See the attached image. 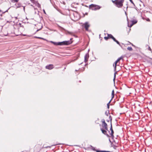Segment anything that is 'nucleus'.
I'll return each mask as SVG.
<instances>
[{"instance_id": "4", "label": "nucleus", "mask_w": 152, "mask_h": 152, "mask_svg": "<svg viewBox=\"0 0 152 152\" xmlns=\"http://www.w3.org/2000/svg\"><path fill=\"white\" fill-rule=\"evenodd\" d=\"M102 126L106 130H108L107 125L105 123L104 119H103L102 120Z\"/></svg>"}, {"instance_id": "35", "label": "nucleus", "mask_w": 152, "mask_h": 152, "mask_svg": "<svg viewBox=\"0 0 152 152\" xmlns=\"http://www.w3.org/2000/svg\"><path fill=\"white\" fill-rule=\"evenodd\" d=\"M75 15H77V13H75V14H74H74H73V16H75Z\"/></svg>"}, {"instance_id": "36", "label": "nucleus", "mask_w": 152, "mask_h": 152, "mask_svg": "<svg viewBox=\"0 0 152 152\" xmlns=\"http://www.w3.org/2000/svg\"><path fill=\"white\" fill-rule=\"evenodd\" d=\"M105 113V114L107 116H108V115L107 114V112H106Z\"/></svg>"}, {"instance_id": "10", "label": "nucleus", "mask_w": 152, "mask_h": 152, "mask_svg": "<svg viewBox=\"0 0 152 152\" xmlns=\"http://www.w3.org/2000/svg\"><path fill=\"white\" fill-rule=\"evenodd\" d=\"M114 90H113L112 91V99H113L114 97Z\"/></svg>"}, {"instance_id": "18", "label": "nucleus", "mask_w": 152, "mask_h": 152, "mask_svg": "<svg viewBox=\"0 0 152 152\" xmlns=\"http://www.w3.org/2000/svg\"><path fill=\"white\" fill-rule=\"evenodd\" d=\"M137 21L136 20H133L132 21V23L134 25L137 23Z\"/></svg>"}, {"instance_id": "12", "label": "nucleus", "mask_w": 152, "mask_h": 152, "mask_svg": "<svg viewBox=\"0 0 152 152\" xmlns=\"http://www.w3.org/2000/svg\"><path fill=\"white\" fill-rule=\"evenodd\" d=\"M107 35L109 38H111L112 39L113 37V35L111 34H108Z\"/></svg>"}, {"instance_id": "22", "label": "nucleus", "mask_w": 152, "mask_h": 152, "mask_svg": "<svg viewBox=\"0 0 152 152\" xmlns=\"http://www.w3.org/2000/svg\"><path fill=\"white\" fill-rule=\"evenodd\" d=\"M109 38L108 36H107V37H104V39H105L106 40H107Z\"/></svg>"}, {"instance_id": "5", "label": "nucleus", "mask_w": 152, "mask_h": 152, "mask_svg": "<svg viewBox=\"0 0 152 152\" xmlns=\"http://www.w3.org/2000/svg\"><path fill=\"white\" fill-rule=\"evenodd\" d=\"M123 58L122 56H121L119 58H118L117 60L115 61V66H114V70L115 71L116 70V64L121 59H122Z\"/></svg>"}, {"instance_id": "15", "label": "nucleus", "mask_w": 152, "mask_h": 152, "mask_svg": "<svg viewBox=\"0 0 152 152\" xmlns=\"http://www.w3.org/2000/svg\"><path fill=\"white\" fill-rule=\"evenodd\" d=\"M115 42L118 44L119 45V46L121 47V45L120 44L119 42L117 40H116Z\"/></svg>"}, {"instance_id": "40", "label": "nucleus", "mask_w": 152, "mask_h": 152, "mask_svg": "<svg viewBox=\"0 0 152 152\" xmlns=\"http://www.w3.org/2000/svg\"><path fill=\"white\" fill-rule=\"evenodd\" d=\"M125 14H126V15H127L126 13V12H125Z\"/></svg>"}, {"instance_id": "9", "label": "nucleus", "mask_w": 152, "mask_h": 152, "mask_svg": "<svg viewBox=\"0 0 152 152\" xmlns=\"http://www.w3.org/2000/svg\"><path fill=\"white\" fill-rule=\"evenodd\" d=\"M91 149L93 151H96L98 150H96L95 147L92 146L91 145Z\"/></svg>"}, {"instance_id": "24", "label": "nucleus", "mask_w": 152, "mask_h": 152, "mask_svg": "<svg viewBox=\"0 0 152 152\" xmlns=\"http://www.w3.org/2000/svg\"><path fill=\"white\" fill-rule=\"evenodd\" d=\"M38 39H42L44 40H46V39H45L41 37H38Z\"/></svg>"}, {"instance_id": "41", "label": "nucleus", "mask_w": 152, "mask_h": 152, "mask_svg": "<svg viewBox=\"0 0 152 152\" xmlns=\"http://www.w3.org/2000/svg\"><path fill=\"white\" fill-rule=\"evenodd\" d=\"M110 121H111V120H112V118H111V119H110Z\"/></svg>"}, {"instance_id": "13", "label": "nucleus", "mask_w": 152, "mask_h": 152, "mask_svg": "<svg viewBox=\"0 0 152 152\" xmlns=\"http://www.w3.org/2000/svg\"><path fill=\"white\" fill-rule=\"evenodd\" d=\"M113 133H114V132H113V130H112L111 131V133L110 134L111 136L112 137H114V136H113Z\"/></svg>"}, {"instance_id": "17", "label": "nucleus", "mask_w": 152, "mask_h": 152, "mask_svg": "<svg viewBox=\"0 0 152 152\" xmlns=\"http://www.w3.org/2000/svg\"><path fill=\"white\" fill-rule=\"evenodd\" d=\"M111 101V100L107 104V107L108 109L109 108V104L110 103Z\"/></svg>"}, {"instance_id": "23", "label": "nucleus", "mask_w": 152, "mask_h": 152, "mask_svg": "<svg viewBox=\"0 0 152 152\" xmlns=\"http://www.w3.org/2000/svg\"><path fill=\"white\" fill-rule=\"evenodd\" d=\"M37 6L38 7H40V5L38 3H37Z\"/></svg>"}, {"instance_id": "28", "label": "nucleus", "mask_w": 152, "mask_h": 152, "mask_svg": "<svg viewBox=\"0 0 152 152\" xmlns=\"http://www.w3.org/2000/svg\"><path fill=\"white\" fill-rule=\"evenodd\" d=\"M115 74H114V78H113L114 81V80H115Z\"/></svg>"}, {"instance_id": "29", "label": "nucleus", "mask_w": 152, "mask_h": 152, "mask_svg": "<svg viewBox=\"0 0 152 152\" xmlns=\"http://www.w3.org/2000/svg\"><path fill=\"white\" fill-rule=\"evenodd\" d=\"M60 28L61 29H62V30H65V29H64V28H63V27H61L60 26Z\"/></svg>"}, {"instance_id": "39", "label": "nucleus", "mask_w": 152, "mask_h": 152, "mask_svg": "<svg viewBox=\"0 0 152 152\" xmlns=\"http://www.w3.org/2000/svg\"><path fill=\"white\" fill-rule=\"evenodd\" d=\"M23 10H25V7H23Z\"/></svg>"}, {"instance_id": "2", "label": "nucleus", "mask_w": 152, "mask_h": 152, "mask_svg": "<svg viewBox=\"0 0 152 152\" xmlns=\"http://www.w3.org/2000/svg\"><path fill=\"white\" fill-rule=\"evenodd\" d=\"M124 1V0H115V1H116L115 2V4L117 7L119 8L123 6V4Z\"/></svg>"}, {"instance_id": "20", "label": "nucleus", "mask_w": 152, "mask_h": 152, "mask_svg": "<svg viewBox=\"0 0 152 152\" xmlns=\"http://www.w3.org/2000/svg\"><path fill=\"white\" fill-rule=\"evenodd\" d=\"M133 24L132 23V24H130V25L129 24H128V26L129 27H131Z\"/></svg>"}, {"instance_id": "27", "label": "nucleus", "mask_w": 152, "mask_h": 152, "mask_svg": "<svg viewBox=\"0 0 152 152\" xmlns=\"http://www.w3.org/2000/svg\"><path fill=\"white\" fill-rule=\"evenodd\" d=\"M100 8L99 6H96V9H99Z\"/></svg>"}, {"instance_id": "8", "label": "nucleus", "mask_w": 152, "mask_h": 152, "mask_svg": "<svg viewBox=\"0 0 152 152\" xmlns=\"http://www.w3.org/2000/svg\"><path fill=\"white\" fill-rule=\"evenodd\" d=\"M101 130L102 131V133H103L104 134H106L107 133V131L106 130L103 129H101Z\"/></svg>"}, {"instance_id": "34", "label": "nucleus", "mask_w": 152, "mask_h": 152, "mask_svg": "<svg viewBox=\"0 0 152 152\" xmlns=\"http://www.w3.org/2000/svg\"><path fill=\"white\" fill-rule=\"evenodd\" d=\"M107 136L108 137H109V136L108 134H107V133L106 134Z\"/></svg>"}, {"instance_id": "11", "label": "nucleus", "mask_w": 152, "mask_h": 152, "mask_svg": "<svg viewBox=\"0 0 152 152\" xmlns=\"http://www.w3.org/2000/svg\"><path fill=\"white\" fill-rule=\"evenodd\" d=\"M96 152H109V151H99V150H97L96 151Z\"/></svg>"}, {"instance_id": "14", "label": "nucleus", "mask_w": 152, "mask_h": 152, "mask_svg": "<svg viewBox=\"0 0 152 152\" xmlns=\"http://www.w3.org/2000/svg\"><path fill=\"white\" fill-rule=\"evenodd\" d=\"M127 50L129 51H132V48L131 47H128L127 48Z\"/></svg>"}, {"instance_id": "33", "label": "nucleus", "mask_w": 152, "mask_h": 152, "mask_svg": "<svg viewBox=\"0 0 152 152\" xmlns=\"http://www.w3.org/2000/svg\"><path fill=\"white\" fill-rule=\"evenodd\" d=\"M43 12H44V13L45 14H46V12H45V10H43Z\"/></svg>"}, {"instance_id": "21", "label": "nucleus", "mask_w": 152, "mask_h": 152, "mask_svg": "<svg viewBox=\"0 0 152 152\" xmlns=\"http://www.w3.org/2000/svg\"><path fill=\"white\" fill-rule=\"evenodd\" d=\"M31 1V2H32L33 3H34V4H36V1H35V0H30Z\"/></svg>"}, {"instance_id": "42", "label": "nucleus", "mask_w": 152, "mask_h": 152, "mask_svg": "<svg viewBox=\"0 0 152 152\" xmlns=\"http://www.w3.org/2000/svg\"><path fill=\"white\" fill-rule=\"evenodd\" d=\"M20 7V6L19 7Z\"/></svg>"}, {"instance_id": "32", "label": "nucleus", "mask_w": 152, "mask_h": 152, "mask_svg": "<svg viewBox=\"0 0 152 152\" xmlns=\"http://www.w3.org/2000/svg\"><path fill=\"white\" fill-rule=\"evenodd\" d=\"M147 21H150V20L149 19V18H148L147 20H146Z\"/></svg>"}, {"instance_id": "16", "label": "nucleus", "mask_w": 152, "mask_h": 152, "mask_svg": "<svg viewBox=\"0 0 152 152\" xmlns=\"http://www.w3.org/2000/svg\"><path fill=\"white\" fill-rule=\"evenodd\" d=\"M19 0H11V1L13 2H18Z\"/></svg>"}, {"instance_id": "37", "label": "nucleus", "mask_w": 152, "mask_h": 152, "mask_svg": "<svg viewBox=\"0 0 152 152\" xmlns=\"http://www.w3.org/2000/svg\"><path fill=\"white\" fill-rule=\"evenodd\" d=\"M115 1H113V3H115Z\"/></svg>"}, {"instance_id": "19", "label": "nucleus", "mask_w": 152, "mask_h": 152, "mask_svg": "<svg viewBox=\"0 0 152 152\" xmlns=\"http://www.w3.org/2000/svg\"><path fill=\"white\" fill-rule=\"evenodd\" d=\"M110 130L111 131L113 130V128H112V125L111 123V126H110Z\"/></svg>"}, {"instance_id": "38", "label": "nucleus", "mask_w": 152, "mask_h": 152, "mask_svg": "<svg viewBox=\"0 0 152 152\" xmlns=\"http://www.w3.org/2000/svg\"><path fill=\"white\" fill-rule=\"evenodd\" d=\"M34 37L36 38H38V37Z\"/></svg>"}, {"instance_id": "25", "label": "nucleus", "mask_w": 152, "mask_h": 152, "mask_svg": "<svg viewBox=\"0 0 152 152\" xmlns=\"http://www.w3.org/2000/svg\"><path fill=\"white\" fill-rule=\"evenodd\" d=\"M134 5V3H133V1L132 0H129Z\"/></svg>"}, {"instance_id": "7", "label": "nucleus", "mask_w": 152, "mask_h": 152, "mask_svg": "<svg viewBox=\"0 0 152 152\" xmlns=\"http://www.w3.org/2000/svg\"><path fill=\"white\" fill-rule=\"evenodd\" d=\"M89 57L88 54H86L84 56V61L86 62L88 61V59Z\"/></svg>"}, {"instance_id": "31", "label": "nucleus", "mask_w": 152, "mask_h": 152, "mask_svg": "<svg viewBox=\"0 0 152 152\" xmlns=\"http://www.w3.org/2000/svg\"><path fill=\"white\" fill-rule=\"evenodd\" d=\"M74 19L75 20H78V18H77L75 17Z\"/></svg>"}, {"instance_id": "1", "label": "nucleus", "mask_w": 152, "mask_h": 152, "mask_svg": "<svg viewBox=\"0 0 152 152\" xmlns=\"http://www.w3.org/2000/svg\"><path fill=\"white\" fill-rule=\"evenodd\" d=\"M71 39H70V40L69 41H63L61 42H55L52 41L51 42L54 43L55 45H68L71 44L72 42V41H71Z\"/></svg>"}, {"instance_id": "26", "label": "nucleus", "mask_w": 152, "mask_h": 152, "mask_svg": "<svg viewBox=\"0 0 152 152\" xmlns=\"http://www.w3.org/2000/svg\"><path fill=\"white\" fill-rule=\"evenodd\" d=\"M112 39L114 42L116 40V39L114 37H113Z\"/></svg>"}, {"instance_id": "6", "label": "nucleus", "mask_w": 152, "mask_h": 152, "mask_svg": "<svg viewBox=\"0 0 152 152\" xmlns=\"http://www.w3.org/2000/svg\"><path fill=\"white\" fill-rule=\"evenodd\" d=\"M53 64H49L45 66L46 69H51L53 68Z\"/></svg>"}, {"instance_id": "30", "label": "nucleus", "mask_w": 152, "mask_h": 152, "mask_svg": "<svg viewBox=\"0 0 152 152\" xmlns=\"http://www.w3.org/2000/svg\"><path fill=\"white\" fill-rule=\"evenodd\" d=\"M148 49V50H150V51H151V48H150V47H149Z\"/></svg>"}, {"instance_id": "3", "label": "nucleus", "mask_w": 152, "mask_h": 152, "mask_svg": "<svg viewBox=\"0 0 152 152\" xmlns=\"http://www.w3.org/2000/svg\"><path fill=\"white\" fill-rule=\"evenodd\" d=\"M82 26L85 28L86 31H88V28L90 26V24L88 22H86L83 23Z\"/></svg>"}]
</instances>
